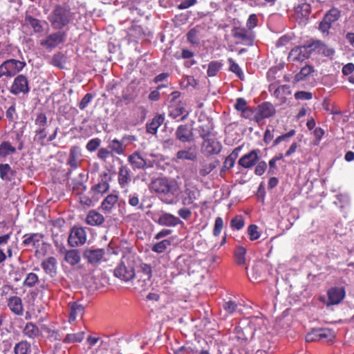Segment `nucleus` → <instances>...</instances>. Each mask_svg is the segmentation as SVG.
Instances as JSON below:
<instances>
[{
    "instance_id": "64",
    "label": "nucleus",
    "mask_w": 354,
    "mask_h": 354,
    "mask_svg": "<svg viewBox=\"0 0 354 354\" xmlns=\"http://www.w3.org/2000/svg\"><path fill=\"white\" fill-rule=\"evenodd\" d=\"M223 308L227 313L232 314L236 310L237 304L235 301L230 300L224 303Z\"/></svg>"
},
{
    "instance_id": "40",
    "label": "nucleus",
    "mask_w": 354,
    "mask_h": 354,
    "mask_svg": "<svg viewBox=\"0 0 354 354\" xmlns=\"http://www.w3.org/2000/svg\"><path fill=\"white\" fill-rule=\"evenodd\" d=\"M222 63L218 61H212L208 64L207 74L209 77H214L222 67Z\"/></svg>"
},
{
    "instance_id": "59",
    "label": "nucleus",
    "mask_w": 354,
    "mask_h": 354,
    "mask_svg": "<svg viewBox=\"0 0 354 354\" xmlns=\"http://www.w3.org/2000/svg\"><path fill=\"white\" fill-rule=\"evenodd\" d=\"M57 263V261L54 257H50L47 261V266H46V273H49L51 276H53V273L55 272V265Z\"/></svg>"
},
{
    "instance_id": "8",
    "label": "nucleus",
    "mask_w": 354,
    "mask_h": 354,
    "mask_svg": "<svg viewBox=\"0 0 354 354\" xmlns=\"http://www.w3.org/2000/svg\"><path fill=\"white\" fill-rule=\"evenodd\" d=\"M86 241V233L82 227H73L68 239V245L73 248L84 245Z\"/></svg>"
},
{
    "instance_id": "41",
    "label": "nucleus",
    "mask_w": 354,
    "mask_h": 354,
    "mask_svg": "<svg viewBox=\"0 0 354 354\" xmlns=\"http://www.w3.org/2000/svg\"><path fill=\"white\" fill-rule=\"evenodd\" d=\"M314 72V68L312 66L306 65L302 67L300 70L299 73H298L295 79L297 82H300L304 80L307 76Z\"/></svg>"
},
{
    "instance_id": "60",
    "label": "nucleus",
    "mask_w": 354,
    "mask_h": 354,
    "mask_svg": "<svg viewBox=\"0 0 354 354\" xmlns=\"http://www.w3.org/2000/svg\"><path fill=\"white\" fill-rule=\"evenodd\" d=\"M294 96L296 100H309L312 99L313 94L309 91H301L296 92Z\"/></svg>"
},
{
    "instance_id": "19",
    "label": "nucleus",
    "mask_w": 354,
    "mask_h": 354,
    "mask_svg": "<svg viewBox=\"0 0 354 354\" xmlns=\"http://www.w3.org/2000/svg\"><path fill=\"white\" fill-rule=\"evenodd\" d=\"M175 136L182 142H189L193 140L194 135L188 124H180L176 130Z\"/></svg>"
},
{
    "instance_id": "27",
    "label": "nucleus",
    "mask_w": 354,
    "mask_h": 354,
    "mask_svg": "<svg viewBox=\"0 0 354 354\" xmlns=\"http://www.w3.org/2000/svg\"><path fill=\"white\" fill-rule=\"evenodd\" d=\"M310 12L311 6L307 3H302L295 8L297 17L302 22H305L308 19Z\"/></svg>"
},
{
    "instance_id": "12",
    "label": "nucleus",
    "mask_w": 354,
    "mask_h": 354,
    "mask_svg": "<svg viewBox=\"0 0 354 354\" xmlns=\"http://www.w3.org/2000/svg\"><path fill=\"white\" fill-rule=\"evenodd\" d=\"M23 243L26 246H32L37 251L44 250V238L41 234H30L24 236Z\"/></svg>"
},
{
    "instance_id": "36",
    "label": "nucleus",
    "mask_w": 354,
    "mask_h": 354,
    "mask_svg": "<svg viewBox=\"0 0 354 354\" xmlns=\"http://www.w3.org/2000/svg\"><path fill=\"white\" fill-rule=\"evenodd\" d=\"M246 249L242 246L236 248L234 252V261L236 264L241 266L245 263Z\"/></svg>"
},
{
    "instance_id": "55",
    "label": "nucleus",
    "mask_w": 354,
    "mask_h": 354,
    "mask_svg": "<svg viewBox=\"0 0 354 354\" xmlns=\"http://www.w3.org/2000/svg\"><path fill=\"white\" fill-rule=\"evenodd\" d=\"M113 156V154L111 153V151H110V149L108 147L107 148H105V147L100 148L98 150L97 153V158L104 162H106L107 158H109V157Z\"/></svg>"
},
{
    "instance_id": "11",
    "label": "nucleus",
    "mask_w": 354,
    "mask_h": 354,
    "mask_svg": "<svg viewBox=\"0 0 354 354\" xmlns=\"http://www.w3.org/2000/svg\"><path fill=\"white\" fill-rule=\"evenodd\" d=\"M28 78L24 75L17 76L10 88V92L15 95L26 94L29 92Z\"/></svg>"
},
{
    "instance_id": "58",
    "label": "nucleus",
    "mask_w": 354,
    "mask_h": 354,
    "mask_svg": "<svg viewBox=\"0 0 354 354\" xmlns=\"http://www.w3.org/2000/svg\"><path fill=\"white\" fill-rule=\"evenodd\" d=\"M267 167H268V165H267V163L266 162V161H264V160L259 161V162L255 165V169H254V172L257 176H261L265 173Z\"/></svg>"
},
{
    "instance_id": "30",
    "label": "nucleus",
    "mask_w": 354,
    "mask_h": 354,
    "mask_svg": "<svg viewBox=\"0 0 354 354\" xmlns=\"http://www.w3.org/2000/svg\"><path fill=\"white\" fill-rule=\"evenodd\" d=\"M108 148L113 155H123L126 150L122 140H119L117 138L109 140Z\"/></svg>"
},
{
    "instance_id": "34",
    "label": "nucleus",
    "mask_w": 354,
    "mask_h": 354,
    "mask_svg": "<svg viewBox=\"0 0 354 354\" xmlns=\"http://www.w3.org/2000/svg\"><path fill=\"white\" fill-rule=\"evenodd\" d=\"M118 196L116 194H109L102 203V208L105 210H111L118 202Z\"/></svg>"
},
{
    "instance_id": "10",
    "label": "nucleus",
    "mask_w": 354,
    "mask_h": 354,
    "mask_svg": "<svg viewBox=\"0 0 354 354\" xmlns=\"http://www.w3.org/2000/svg\"><path fill=\"white\" fill-rule=\"evenodd\" d=\"M260 149H255L243 155L238 160L239 166L243 169H251L257 165L260 160Z\"/></svg>"
},
{
    "instance_id": "3",
    "label": "nucleus",
    "mask_w": 354,
    "mask_h": 354,
    "mask_svg": "<svg viewBox=\"0 0 354 354\" xmlns=\"http://www.w3.org/2000/svg\"><path fill=\"white\" fill-rule=\"evenodd\" d=\"M149 189L151 192L165 196L174 195L178 191V186L176 183L169 181L166 178H158L151 183Z\"/></svg>"
},
{
    "instance_id": "14",
    "label": "nucleus",
    "mask_w": 354,
    "mask_h": 354,
    "mask_svg": "<svg viewBox=\"0 0 354 354\" xmlns=\"http://www.w3.org/2000/svg\"><path fill=\"white\" fill-rule=\"evenodd\" d=\"M276 110L273 104L269 102H264L257 106L255 115L256 121L268 118L275 114Z\"/></svg>"
},
{
    "instance_id": "62",
    "label": "nucleus",
    "mask_w": 354,
    "mask_h": 354,
    "mask_svg": "<svg viewBox=\"0 0 354 354\" xmlns=\"http://www.w3.org/2000/svg\"><path fill=\"white\" fill-rule=\"evenodd\" d=\"M93 98V95L91 93H86L82 97V100L80 101V102L79 104V108L81 110L85 109L86 107L88 106V104L91 102Z\"/></svg>"
},
{
    "instance_id": "57",
    "label": "nucleus",
    "mask_w": 354,
    "mask_h": 354,
    "mask_svg": "<svg viewBox=\"0 0 354 354\" xmlns=\"http://www.w3.org/2000/svg\"><path fill=\"white\" fill-rule=\"evenodd\" d=\"M223 227V218L220 216L216 217L215 219L214 229H213L214 236H219Z\"/></svg>"
},
{
    "instance_id": "16",
    "label": "nucleus",
    "mask_w": 354,
    "mask_h": 354,
    "mask_svg": "<svg viewBox=\"0 0 354 354\" xmlns=\"http://www.w3.org/2000/svg\"><path fill=\"white\" fill-rule=\"evenodd\" d=\"M110 180V175L106 172H103L100 175L97 183L91 187V191L100 194L106 193L109 189Z\"/></svg>"
},
{
    "instance_id": "9",
    "label": "nucleus",
    "mask_w": 354,
    "mask_h": 354,
    "mask_svg": "<svg viewBox=\"0 0 354 354\" xmlns=\"http://www.w3.org/2000/svg\"><path fill=\"white\" fill-rule=\"evenodd\" d=\"M35 136L33 138L35 146L42 147L44 145V114H38L35 122Z\"/></svg>"
},
{
    "instance_id": "53",
    "label": "nucleus",
    "mask_w": 354,
    "mask_h": 354,
    "mask_svg": "<svg viewBox=\"0 0 354 354\" xmlns=\"http://www.w3.org/2000/svg\"><path fill=\"white\" fill-rule=\"evenodd\" d=\"M218 163V160L215 161L214 162H211L209 164L203 165L201 169L199 171V174L202 176H205L209 174L214 169L216 168V165Z\"/></svg>"
},
{
    "instance_id": "6",
    "label": "nucleus",
    "mask_w": 354,
    "mask_h": 354,
    "mask_svg": "<svg viewBox=\"0 0 354 354\" xmlns=\"http://www.w3.org/2000/svg\"><path fill=\"white\" fill-rule=\"evenodd\" d=\"M319 42L312 44L308 46H296L292 48L288 55V60L290 62H302L308 59L313 50L312 47L315 45V47L318 46Z\"/></svg>"
},
{
    "instance_id": "46",
    "label": "nucleus",
    "mask_w": 354,
    "mask_h": 354,
    "mask_svg": "<svg viewBox=\"0 0 354 354\" xmlns=\"http://www.w3.org/2000/svg\"><path fill=\"white\" fill-rule=\"evenodd\" d=\"M227 62L230 64L229 70L235 73L239 79L242 80L244 75L239 64H236L231 57L227 59Z\"/></svg>"
},
{
    "instance_id": "33",
    "label": "nucleus",
    "mask_w": 354,
    "mask_h": 354,
    "mask_svg": "<svg viewBox=\"0 0 354 354\" xmlns=\"http://www.w3.org/2000/svg\"><path fill=\"white\" fill-rule=\"evenodd\" d=\"M16 148L8 141H3L0 144V157L6 158L8 156L14 154Z\"/></svg>"
},
{
    "instance_id": "1",
    "label": "nucleus",
    "mask_w": 354,
    "mask_h": 354,
    "mask_svg": "<svg viewBox=\"0 0 354 354\" xmlns=\"http://www.w3.org/2000/svg\"><path fill=\"white\" fill-rule=\"evenodd\" d=\"M73 18V14L67 5L57 6L48 17L52 27L56 30H60L66 26Z\"/></svg>"
},
{
    "instance_id": "50",
    "label": "nucleus",
    "mask_w": 354,
    "mask_h": 354,
    "mask_svg": "<svg viewBox=\"0 0 354 354\" xmlns=\"http://www.w3.org/2000/svg\"><path fill=\"white\" fill-rule=\"evenodd\" d=\"M25 22L26 25L31 26L35 32H39L42 29V26L40 24L39 21L30 16L26 17Z\"/></svg>"
},
{
    "instance_id": "24",
    "label": "nucleus",
    "mask_w": 354,
    "mask_h": 354,
    "mask_svg": "<svg viewBox=\"0 0 354 354\" xmlns=\"http://www.w3.org/2000/svg\"><path fill=\"white\" fill-rule=\"evenodd\" d=\"M165 121L164 114H157L152 120L146 124L147 132L152 135H155L157 133L158 129Z\"/></svg>"
},
{
    "instance_id": "29",
    "label": "nucleus",
    "mask_w": 354,
    "mask_h": 354,
    "mask_svg": "<svg viewBox=\"0 0 354 354\" xmlns=\"http://www.w3.org/2000/svg\"><path fill=\"white\" fill-rule=\"evenodd\" d=\"M176 156L178 160L194 161L197 158L196 149V147H189L186 150H180Z\"/></svg>"
},
{
    "instance_id": "47",
    "label": "nucleus",
    "mask_w": 354,
    "mask_h": 354,
    "mask_svg": "<svg viewBox=\"0 0 354 354\" xmlns=\"http://www.w3.org/2000/svg\"><path fill=\"white\" fill-rule=\"evenodd\" d=\"M287 90H289V86L288 85L280 86L275 89L273 95L279 100L281 103H284L286 100V97L284 95V93Z\"/></svg>"
},
{
    "instance_id": "31",
    "label": "nucleus",
    "mask_w": 354,
    "mask_h": 354,
    "mask_svg": "<svg viewBox=\"0 0 354 354\" xmlns=\"http://www.w3.org/2000/svg\"><path fill=\"white\" fill-rule=\"evenodd\" d=\"M64 260L71 266L77 265L81 260L80 251L77 249L67 250L65 252Z\"/></svg>"
},
{
    "instance_id": "5",
    "label": "nucleus",
    "mask_w": 354,
    "mask_h": 354,
    "mask_svg": "<svg viewBox=\"0 0 354 354\" xmlns=\"http://www.w3.org/2000/svg\"><path fill=\"white\" fill-rule=\"evenodd\" d=\"M24 61L15 59H10L3 62L0 65V78L3 76L13 77L19 73L26 66Z\"/></svg>"
},
{
    "instance_id": "63",
    "label": "nucleus",
    "mask_w": 354,
    "mask_h": 354,
    "mask_svg": "<svg viewBox=\"0 0 354 354\" xmlns=\"http://www.w3.org/2000/svg\"><path fill=\"white\" fill-rule=\"evenodd\" d=\"M86 189V185L82 181L73 180V190L77 192V194L84 192Z\"/></svg>"
},
{
    "instance_id": "20",
    "label": "nucleus",
    "mask_w": 354,
    "mask_h": 354,
    "mask_svg": "<svg viewBox=\"0 0 354 354\" xmlns=\"http://www.w3.org/2000/svg\"><path fill=\"white\" fill-rule=\"evenodd\" d=\"M128 162L134 170L144 169L151 167V165H147V160L138 151H135L128 156Z\"/></svg>"
},
{
    "instance_id": "26",
    "label": "nucleus",
    "mask_w": 354,
    "mask_h": 354,
    "mask_svg": "<svg viewBox=\"0 0 354 354\" xmlns=\"http://www.w3.org/2000/svg\"><path fill=\"white\" fill-rule=\"evenodd\" d=\"M68 306L70 308L68 322L70 323L74 322L78 316L82 317L84 314V307L82 304L72 302L69 303Z\"/></svg>"
},
{
    "instance_id": "45",
    "label": "nucleus",
    "mask_w": 354,
    "mask_h": 354,
    "mask_svg": "<svg viewBox=\"0 0 354 354\" xmlns=\"http://www.w3.org/2000/svg\"><path fill=\"white\" fill-rule=\"evenodd\" d=\"M30 350V345L26 341H21L17 343L15 348V354H28Z\"/></svg>"
},
{
    "instance_id": "18",
    "label": "nucleus",
    "mask_w": 354,
    "mask_h": 354,
    "mask_svg": "<svg viewBox=\"0 0 354 354\" xmlns=\"http://www.w3.org/2000/svg\"><path fill=\"white\" fill-rule=\"evenodd\" d=\"M202 149L207 155L218 154L221 151L222 145L216 139L209 138L203 140Z\"/></svg>"
},
{
    "instance_id": "38",
    "label": "nucleus",
    "mask_w": 354,
    "mask_h": 354,
    "mask_svg": "<svg viewBox=\"0 0 354 354\" xmlns=\"http://www.w3.org/2000/svg\"><path fill=\"white\" fill-rule=\"evenodd\" d=\"M340 16V10L336 8H333L326 12L324 18L332 25L333 23L339 19Z\"/></svg>"
},
{
    "instance_id": "61",
    "label": "nucleus",
    "mask_w": 354,
    "mask_h": 354,
    "mask_svg": "<svg viewBox=\"0 0 354 354\" xmlns=\"http://www.w3.org/2000/svg\"><path fill=\"white\" fill-rule=\"evenodd\" d=\"M37 275L33 272H30L27 275L24 283L25 286L32 287L37 282Z\"/></svg>"
},
{
    "instance_id": "4",
    "label": "nucleus",
    "mask_w": 354,
    "mask_h": 354,
    "mask_svg": "<svg viewBox=\"0 0 354 354\" xmlns=\"http://www.w3.org/2000/svg\"><path fill=\"white\" fill-rule=\"evenodd\" d=\"M135 268L129 259L122 260L114 270L115 277L125 282L131 281L133 283Z\"/></svg>"
},
{
    "instance_id": "44",
    "label": "nucleus",
    "mask_w": 354,
    "mask_h": 354,
    "mask_svg": "<svg viewBox=\"0 0 354 354\" xmlns=\"http://www.w3.org/2000/svg\"><path fill=\"white\" fill-rule=\"evenodd\" d=\"M187 39L192 45H198L200 42L199 30L196 28H192L187 33Z\"/></svg>"
},
{
    "instance_id": "17",
    "label": "nucleus",
    "mask_w": 354,
    "mask_h": 354,
    "mask_svg": "<svg viewBox=\"0 0 354 354\" xmlns=\"http://www.w3.org/2000/svg\"><path fill=\"white\" fill-rule=\"evenodd\" d=\"M80 156L79 147L73 146L70 149L69 156L67 160L66 164L70 167L67 172V175H70L71 172L80 167L81 160H79Z\"/></svg>"
},
{
    "instance_id": "54",
    "label": "nucleus",
    "mask_w": 354,
    "mask_h": 354,
    "mask_svg": "<svg viewBox=\"0 0 354 354\" xmlns=\"http://www.w3.org/2000/svg\"><path fill=\"white\" fill-rule=\"evenodd\" d=\"M296 133V131L295 129H291L288 133L282 134L276 138V139L273 141V146L278 145L282 141H287L290 137L295 136Z\"/></svg>"
},
{
    "instance_id": "21",
    "label": "nucleus",
    "mask_w": 354,
    "mask_h": 354,
    "mask_svg": "<svg viewBox=\"0 0 354 354\" xmlns=\"http://www.w3.org/2000/svg\"><path fill=\"white\" fill-rule=\"evenodd\" d=\"M131 181V169L127 165H122L118 169V182L121 188H126Z\"/></svg>"
},
{
    "instance_id": "7",
    "label": "nucleus",
    "mask_w": 354,
    "mask_h": 354,
    "mask_svg": "<svg viewBox=\"0 0 354 354\" xmlns=\"http://www.w3.org/2000/svg\"><path fill=\"white\" fill-rule=\"evenodd\" d=\"M232 35L236 44L251 46L253 44L254 39L252 33L245 28L234 27L232 29Z\"/></svg>"
},
{
    "instance_id": "35",
    "label": "nucleus",
    "mask_w": 354,
    "mask_h": 354,
    "mask_svg": "<svg viewBox=\"0 0 354 354\" xmlns=\"http://www.w3.org/2000/svg\"><path fill=\"white\" fill-rule=\"evenodd\" d=\"M84 332L80 331L76 333L67 334L63 339L64 344L81 342L84 338Z\"/></svg>"
},
{
    "instance_id": "56",
    "label": "nucleus",
    "mask_w": 354,
    "mask_h": 354,
    "mask_svg": "<svg viewBox=\"0 0 354 354\" xmlns=\"http://www.w3.org/2000/svg\"><path fill=\"white\" fill-rule=\"evenodd\" d=\"M245 222L241 216H236L231 220L230 225L232 228L240 230L244 226Z\"/></svg>"
},
{
    "instance_id": "15",
    "label": "nucleus",
    "mask_w": 354,
    "mask_h": 354,
    "mask_svg": "<svg viewBox=\"0 0 354 354\" xmlns=\"http://www.w3.org/2000/svg\"><path fill=\"white\" fill-rule=\"evenodd\" d=\"M153 221L161 226L167 227H175L178 224L183 223L178 217L165 212H162L158 219H153Z\"/></svg>"
},
{
    "instance_id": "52",
    "label": "nucleus",
    "mask_w": 354,
    "mask_h": 354,
    "mask_svg": "<svg viewBox=\"0 0 354 354\" xmlns=\"http://www.w3.org/2000/svg\"><path fill=\"white\" fill-rule=\"evenodd\" d=\"M248 234L250 240L253 241L257 240L260 237V232L258 231V226L254 224L250 225L248 227Z\"/></svg>"
},
{
    "instance_id": "23",
    "label": "nucleus",
    "mask_w": 354,
    "mask_h": 354,
    "mask_svg": "<svg viewBox=\"0 0 354 354\" xmlns=\"http://www.w3.org/2000/svg\"><path fill=\"white\" fill-rule=\"evenodd\" d=\"M345 296V292L343 289L339 288H332L328 290V304L335 305L340 303Z\"/></svg>"
},
{
    "instance_id": "39",
    "label": "nucleus",
    "mask_w": 354,
    "mask_h": 354,
    "mask_svg": "<svg viewBox=\"0 0 354 354\" xmlns=\"http://www.w3.org/2000/svg\"><path fill=\"white\" fill-rule=\"evenodd\" d=\"M171 245V241L168 239H164L153 245L151 250L156 253L161 254L166 251L168 247Z\"/></svg>"
},
{
    "instance_id": "48",
    "label": "nucleus",
    "mask_w": 354,
    "mask_h": 354,
    "mask_svg": "<svg viewBox=\"0 0 354 354\" xmlns=\"http://www.w3.org/2000/svg\"><path fill=\"white\" fill-rule=\"evenodd\" d=\"M24 333L26 335L32 338L37 336L39 334V329L35 324L28 323L24 329Z\"/></svg>"
},
{
    "instance_id": "2",
    "label": "nucleus",
    "mask_w": 354,
    "mask_h": 354,
    "mask_svg": "<svg viewBox=\"0 0 354 354\" xmlns=\"http://www.w3.org/2000/svg\"><path fill=\"white\" fill-rule=\"evenodd\" d=\"M133 285L136 289L145 290L150 284L152 268L150 264L140 263L135 269Z\"/></svg>"
},
{
    "instance_id": "25",
    "label": "nucleus",
    "mask_w": 354,
    "mask_h": 354,
    "mask_svg": "<svg viewBox=\"0 0 354 354\" xmlns=\"http://www.w3.org/2000/svg\"><path fill=\"white\" fill-rule=\"evenodd\" d=\"M8 306L17 315H22L24 314V310L22 300L17 296H12L8 299Z\"/></svg>"
},
{
    "instance_id": "22",
    "label": "nucleus",
    "mask_w": 354,
    "mask_h": 354,
    "mask_svg": "<svg viewBox=\"0 0 354 354\" xmlns=\"http://www.w3.org/2000/svg\"><path fill=\"white\" fill-rule=\"evenodd\" d=\"M66 34L64 31H58L50 34L46 38V46L50 48H55L65 40Z\"/></svg>"
},
{
    "instance_id": "51",
    "label": "nucleus",
    "mask_w": 354,
    "mask_h": 354,
    "mask_svg": "<svg viewBox=\"0 0 354 354\" xmlns=\"http://www.w3.org/2000/svg\"><path fill=\"white\" fill-rule=\"evenodd\" d=\"M10 239V234L0 236V263L6 259V255L2 250V247L6 245Z\"/></svg>"
},
{
    "instance_id": "32",
    "label": "nucleus",
    "mask_w": 354,
    "mask_h": 354,
    "mask_svg": "<svg viewBox=\"0 0 354 354\" xmlns=\"http://www.w3.org/2000/svg\"><path fill=\"white\" fill-rule=\"evenodd\" d=\"M86 223L90 225H100L104 221L103 215L95 210H91L86 218Z\"/></svg>"
},
{
    "instance_id": "42",
    "label": "nucleus",
    "mask_w": 354,
    "mask_h": 354,
    "mask_svg": "<svg viewBox=\"0 0 354 354\" xmlns=\"http://www.w3.org/2000/svg\"><path fill=\"white\" fill-rule=\"evenodd\" d=\"M66 62V57L63 53L58 52L53 55L50 63L56 67L63 68Z\"/></svg>"
},
{
    "instance_id": "13",
    "label": "nucleus",
    "mask_w": 354,
    "mask_h": 354,
    "mask_svg": "<svg viewBox=\"0 0 354 354\" xmlns=\"http://www.w3.org/2000/svg\"><path fill=\"white\" fill-rule=\"evenodd\" d=\"M104 254V249L86 248L84 251L83 257L89 263L96 265L102 261Z\"/></svg>"
},
{
    "instance_id": "49",
    "label": "nucleus",
    "mask_w": 354,
    "mask_h": 354,
    "mask_svg": "<svg viewBox=\"0 0 354 354\" xmlns=\"http://www.w3.org/2000/svg\"><path fill=\"white\" fill-rule=\"evenodd\" d=\"M213 128L209 124H202L198 127L199 136L203 140L209 138Z\"/></svg>"
},
{
    "instance_id": "43",
    "label": "nucleus",
    "mask_w": 354,
    "mask_h": 354,
    "mask_svg": "<svg viewBox=\"0 0 354 354\" xmlns=\"http://www.w3.org/2000/svg\"><path fill=\"white\" fill-rule=\"evenodd\" d=\"M185 194L186 196L182 199V203L184 205H190L197 199L196 192L194 190L186 189Z\"/></svg>"
},
{
    "instance_id": "28",
    "label": "nucleus",
    "mask_w": 354,
    "mask_h": 354,
    "mask_svg": "<svg viewBox=\"0 0 354 354\" xmlns=\"http://www.w3.org/2000/svg\"><path fill=\"white\" fill-rule=\"evenodd\" d=\"M15 176V171L8 163L0 164V178L5 182H10Z\"/></svg>"
},
{
    "instance_id": "37",
    "label": "nucleus",
    "mask_w": 354,
    "mask_h": 354,
    "mask_svg": "<svg viewBox=\"0 0 354 354\" xmlns=\"http://www.w3.org/2000/svg\"><path fill=\"white\" fill-rule=\"evenodd\" d=\"M319 340L324 342H332L335 337L334 333L328 328H318Z\"/></svg>"
}]
</instances>
